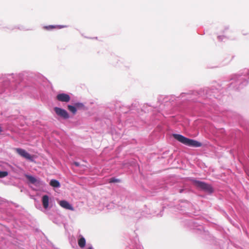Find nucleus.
I'll return each instance as SVG.
<instances>
[{"instance_id":"nucleus-1","label":"nucleus","mask_w":249,"mask_h":249,"mask_svg":"<svg viewBox=\"0 0 249 249\" xmlns=\"http://www.w3.org/2000/svg\"><path fill=\"white\" fill-rule=\"evenodd\" d=\"M173 136L178 142L187 146L198 147L202 145L201 142L194 140L189 139L181 135L175 134Z\"/></svg>"},{"instance_id":"nucleus-2","label":"nucleus","mask_w":249,"mask_h":249,"mask_svg":"<svg viewBox=\"0 0 249 249\" xmlns=\"http://www.w3.org/2000/svg\"><path fill=\"white\" fill-rule=\"evenodd\" d=\"M194 184L197 188L208 193H212L213 191L212 186L204 182L194 180H193Z\"/></svg>"},{"instance_id":"nucleus-3","label":"nucleus","mask_w":249,"mask_h":249,"mask_svg":"<svg viewBox=\"0 0 249 249\" xmlns=\"http://www.w3.org/2000/svg\"><path fill=\"white\" fill-rule=\"evenodd\" d=\"M16 152L20 156L29 160L31 161H33V156H31L30 154L27 152L24 149L18 148L15 149Z\"/></svg>"},{"instance_id":"nucleus-4","label":"nucleus","mask_w":249,"mask_h":249,"mask_svg":"<svg viewBox=\"0 0 249 249\" xmlns=\"http://www.w3.org/2000/svg\"><path fill=\"white\" fill-rule=\"evenodd\" d=\"M54 110L56 114L59 116L64 119H68L69 118V115L68 112L64 109H62L58 107H55L54 108Z\"/></svg>"},{"instance_id":"nucleus-5","label":"nucleus","mask_w":249,"mask_h":249,"mask_svg":"<svg viewBox=\"0 0 249 249\" xmlns=\"http://www.w3.org/2000/svg\"><path fill=\"white\" fill-rule=\"evenodd\" d=\"M56 99L62 102H69L70 101L71 97L69 95L66 93H60L56 96Z\"/></svg>"},{"instance_id":"nucleus-6","label":"nucleus","mask_w":249,"mask_h":249,"mask_svg":"<svg viewBox=\"0 0 249 249\" xmlns=\"http://www.w3.org/2000/svg\"><path fill=\"white\" fill-rule=\"evenodd\" d=\"M59 204L63 208L71 211L74 210L73 207L66 200H61L59 202Z\"/></svg>"},{"instance_id":"nucleus-7","label":"nucleus","mask_w":249,"mask_h":249,"mask_svg":"<svg viewBox=\"0 0 249 249\" xmlns=\"http://www.w3.org/2000/svg\"><path fill=\"white\" fill-rule=\"evenodd\" d=\"M43 207L47 209L49 206V197L47 195L43 196L42 199Z\"/></svg>"},{"instance_id":"nucleus-8","label":"nucleus","mask_w":249,"mask_h":249,"mask_svg":"<svg viewBox=\"0 0 249 249\" xmlns=\"http://www.w3.org/2000/svg\"><path fill=\"white\" fill-rule=\"evenodd\" d=\"M78 244L81 248H84L86 245V240L83 237H81L78 240Z\"/></svg>"},{"instance_id":"nucleus-9","label":"nucleus","mask_w":249,"mask_h":249,"mask_svg":"<svg viewBox=\"0 0 249 249\" xmlns=\"http://www.w3.org/2000/svg\"><path fill=\"white\" fill-rule=\"evenodd\" d=\"M50 185L53 187H59L60 186L59 181L55 179H52L50 181Z\"/></svg>"},{"instance_id":"nucleus-10","label":"nucleus","mask_w":249,"mask_h":249,"mask_svg":"<svg viewBox=\"0 0 249 249\" xmlns=\"http://www.w3.org/2000/svg\"><path fill=\"white\" fill-rule=\"evenodd\" d=\"M26 178L28 180L33 184H35L37 181V179L32 176H27Z\"/></svg>"},{"instance_id":"nucleus-11","label":"nucleus","mask_w":249,"mask_h":249,"mask_svg":"<svg viewBox=\"0 0 249 249\" xmlns=\"http://www.w3.org/2000/svg\"><path fill=\"white\" fill-rule=\"evenodd\" d=\"M68 108L69 110V111L71 112L73 114H74L76 113L77 110H76V108L75 107V106H72L71 105H68Z\"/></svg>"},{"instance_id":"nucleus-12","label":"nucleus","mask_w":249,"mask_h":249,"mask_svg":"<svg viewBox=\"0 0 249 249\" xmlns=\"http://www.w3.org/2000/svg\"><path fill=\"white\" fill-rule=\"evenodd\" d=\"M120 180L115 178H112L109 179V183H116L120 182Z\"/></svg>"},{"instance_id":"nucleus-13","label":"nucleus","mask_w":249,"mask_h":249,"mask_svg":"<svg viewBox=\"0 0 249 249\" xmlns=\"http://www.w3.org/2000/svg\"><path fill=\"white\" fill-rule=\"evenodd\" d=\"M8 175V172L6 171H0V178H4Z\"/></svg>"},{"instance_id":"nucleus-14","label":"nucleus","mask_w":249,"mask_h":249,"mask_svg":"<svg viewBox=\"0 0 249 249\" xmlns=\"http://www.w3.org/2000/svg\"><path fill=\"white\" fill-rule=\"evenodd\" d=\"M76 108H82L84 107V105L82 103H77L74 104Z\"/></svg>"},{"instance_id":"nucleus-15","label":"nucleus","mask_w":249,"mask_h":249,"mask_svg":"<svg viewBox=\"0 0 249 249\" xmlns=\"http://www.w3.org/2000/svg\"><path fill=\"white\" fill-rule=\"evenodd\" d=\"M58 27L59 26H53V25H50V26H45L44 27V28H45L46 29H47V30H51V29H54L56 27Z\"/></svg>"},{"instance_id":"nucleus-16","label":"nucleus","mask_w":249,"mask_h":249,"mask_svg":"<svg viewBox=\"0 0 249 249\" xmlns=\"http://www.w3.org/2000/svg\"><path fill=\"white\" fill-rule=\"evenodd\" d=\"M73 164L77 167H79L80 165V163L76 161L74 162Z\"/></svg>"},{"instance_id":"nucleus-17","label":"nucleus","mask_w":249,"mask_h":249,"mask_svg":"<svg viewBox=\"0 0 249 249\" xmlns=\"http://www.w3.org/2000/svg\"><path fill=\"white\" fill-rule=\"evenodd\" d=\"M1 131H2L1 128V127L0 126V132H1Z\"/></svg>"},{"instance_id":"nucleus-18","label":"nucleus","mask_w":249,"mask_h":249,"mask_svg":"<svg viewBox=\"0 0 249 249\" xmlns=\"http://www.w3.org/2000/svg\"><path fill=\"white\" fill-rule=\"evenodd\" d=\"M88 249H92V247H89Z\"/></svg>"}]
</instances>
